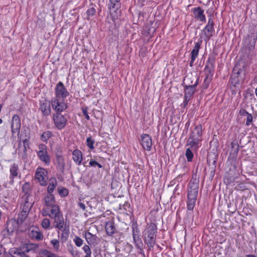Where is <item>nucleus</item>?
<instances>
[{"label":"nucleus","instance_id":"1","mask_svg":"<svg viewBox=\"0 0 257 257\" xmlns=\"http://www.w3.org/2000/svg\"><path fill=\"white\" fill-rule=\"evenodd\" d=\"M199 178L193 175L187 186V207L188 210H193L197 200L199 190Z\"/></svg>","mask_w":257,"mask_h":257},{"label":"nucleus","instance_id":"2","mask_svg":"<svg viewBox=\"0 0 257 257\" xmlns=\"http://www.w3.org/2000/svg\"><path fill=\"white\" fill-rule=\"evenodd\" d=\"M157 226L154 223L148 224L143 232V236L145 242L149 248H153L156 243Z\"/></svg>","mask_w":257,"mask_h":257},{"label":"nucleus","instance_id":"3","mask_svg":"<svg viewBox=\"0 0 257 257\" xmlns=\"http://www.w3.org/2000/svg\"><path fill=\"white\" fill-rule=\"evenodd\" d=\"M249 34L246 36L244 42L249 49L254 48L257 40V30L253 26H250L248 29Z\"/></svg>","mask_w":257,"mask_h":257},{"label":"nucleus","instance_id":"4","mask_svg":"<svg viewBox=\"0 0 257 257\" xmlns=\"http://www.w3.org/2000/svg\"><path fill=\"white\" fill-rule=\"evenodd\" d=\"M51 104L52 109L55 111V113H60L66 110L68 105L64 102V100L52 98L51 100Z\"/></svg>","mask_w":257,"mask_h":257},{"label":"nucleus","instance_id":"5","mask_svg":"<svg viewBox=\"0 0 257 257\" xmlns=\"http://www.w3.org/2000/svg\"><path fill=\"white\" fill-rule=\"evenodd\" d=\"M30 245L14 247L10 249L9 253L13 257H30L27 254L30 251Z\"/></svg>","mask_w":257,"mask_h":257},{"label":"nucleus","instance_id":"6","mask_svg":"<svg viewBox=\"0 0 257 257\" xmlns=\"http://www.w3.org/2000/svg\"><path fill=\"white\" fill-rule=\"evenodd\" d=\"M69 95V93L63 82H59L55 88V97L53 98L64 100Z\"/></svg>","mask_w":257,"mask_h":257},{"label":"nucleus","instance_id":"7","mask_svg":"<svg viewBox=\"0 0 257 257\" xmlns=\"http://www.w3.org/2000/svg\"><path fill=\"white\" fill-rule=\"evenodd\" d=\"M215 58L214 56L210 55L207 60L204 68L205 76L212 77L214 72Z\"/></svg>","mask_w":257,"mask_h":257},{"label":"nucleus","instance_id":"8","mask_svg":"<svg viewBox=\"0 0 257 257\" xmlns=\"http://www.w3.org/2000/svg\"><path fill=\"white\" fill-rule=\"evenodd\" d=\"M53 120L55 126L59 130L64 128L67 123L66 117L60 113H54L53 115Z\"/></svg>","mask_w":257,"mask_h":257},{"label":"nucleus","instance_id":"9","mask_svg":"<svg viewBox=\"0 0 257 257\" xmlns=\"http://www.w3.org/2000/svg\"><path fill=\"white\" fill-rule=\"evenodd\" d=\"M37 154L41 161L47 165L50 164V158L47 152L45 145L41 144L39 146V151L37 152Z\"/></svg>","mask_w":257,"mask_h":257},{"label":"nucleus","instance_id":"10","mask_svg":"<svg viewBox=\"0 0 257 257\" xmlns=\"http://www.w3.org/2000/svg\"><path fill=\"white\" fill-rule=\"evenodd\" d=\"M60 213V208L58 205L49 207H43L42 210V215L43 216H48L51 219L55 216L56 217V215Z\"/></svg>","mask_w":257,"mask_h":257},{"label":"nucleus","instance_id":"11","mask_svg":"<svg viewBox=\"0 0 257 257\" xmlns=\"http://www.w3.org/2000/svg\"><path fill=\"white\" fill-rule=\"evenodd\" d=\"M47 170L43 168H39L36 171V179L38 180L41 186H45L47 184Z\"/></svg>","mask_w":257,"mask_h":257},{"label":"nucleus","instance_id":"12","mask_svg":"<svg viewBox=\"0 0 257 257\" xmlns=\"http://www.w3.org/2000/svg\"><path fill=\"white\" fill-rule=\"evenodd\" d=\"M21 126V123L20 117L17 114L14 115L11 123V129L13 135L16 133H19Z\"/></svg>","mask_w":257,"mask_h":257},{"label":"nucleus","instance_id":"13","mask_svg":"<svg viewBox=\"0 0 257 257\" xmlns=\"http://www.w3.org/2000/svg\"><path fill=\"white\" fill-rule=\"evenodd\" d=\"M199 77L196 74L192 73L187 75L184 78L182 85H193L194 83H199Z\"/></svg>","mask_w":257,"mask_h":257},{"label":"nucleus","instance_id":"14","mask_svg":"<svg viewBox=\"0 0 257 257\" xmlns=\"http://www.w3.org/2000/svg\"><path fill=\"white\" fill-rule=\"evenodd\" d=\"M141 144L145 150L150 151L152 146L151 137L148 134L142 135L141 136Z\"/></svg>","mask_w":257,"mask_h":257},{"label":"nucleus","instance_id":"15","mask_svg":"<svg viewBox=\"0 0 257 257\" xmlns=\"http://www.w3.org/2000/svg\"><path fill=\"white\" fill-rule=\"evenodd\" d=\"M20 224L16 219L12 218L8 220L5 230H6L8 234H11L17 230Z\"/></svg>","mask_w":257,"mask_h":257},{"label":"nucleus","instance_id":"16","mask_svg":"<svg viewBox=\"0 0 257 257\" xmlns=\"http://www.w3.org/2000/svg\"><path fill=\"white\" fill-rule=\"evenodd\" d=\"M202 43V40L201 38L199 39L198 42L195 43V46L191 52V57L190 62L191 66H192L195 60L198 55L199 51Z\"/></svg>","mask_w":257,"mask_h":257},{"label":"nucleus","instance_id":"17","mask_svg":"<svg viewBox=\"0 0 257 257\" xmlns=\"http://www.w3.org/2000/svg\"><path fill=\"white\" fill-rule=\"evenodd\" d=\"M40 109L44 115L48 116L51 114V101L46 100L40 101Z\"/></svg>","mask_w":257,"mask_h":257},{"label":"nucleus","instance_id":"18","mask_svg":"<svg viewBox=\"0 0 257 257\" xmlns=\"http://www.w3.org/2000/svg\"><path fill=\"white\" fill-rule=\"evenodd\" d=\"M52 219L54 220V226L56 228H58V230H62L64 226H66V224L64 223L63 216L61 212Z\"/></svg>","mask_w":257,"mask_h":257},{"label":"nucleus","instance_id":"19","mask_svg":"<svg viewBox=\"0 0 257 257\" xmlns=\"http://www.w3.org/2000/svg\"><path fill=\"white\" fill-rule=\"evenodd\" d=\"M198 82L194 83L193 85H183L184 87V96L191 98L196 91Z\"/></svg>","mask_w":257,"mask_h":257},{"label":"nucleus","instance_id":"20","mask_svg":"<svg viewBox=\"0 0 257 257\" xmlns=\"http://www.w3.org/2000/svg\"><path fill=\"white\" fill-rule=\"evenodd\" d=\"M202 140L201 138L194 137L193 135H190L187 141L186 146H189L192 149H197L199 147V142Z\"/></svg>","mask_w":257,"mask_h":257},{"label":"nucleus","instance_id":"21","mask_svg":"<svg viewBox=\"0 0 257 257\" xmlns=\"http://www.w3.org/2000/svg\"><path fill=\"white\" fill-rule=\"evenodd\" d=\"M30 198L27 197H21L22 206L21 209L23 211H26L27 213H29L30 210L31 209L33 202L32 201H30Z\"/></svg>","mask_w":257,"mask_h":257},{"label":"nucleus","instance_id":"22","mask_svg":"<svg viewBox=\"0 0 257 257\" xmlns=\"http://www.w3.org/2000/svg\"><path fill=\"white\" fill-rule=\"evenodd\" d=\"M56 161L57 163V169L63 173L65 168V163L64 157L61 154H57L56 155Z\"/></svg>","mask_w":257,"mask_h":257},{"label":"nucleus","instance_id":"23","mask_svg":"<svg viewBox=\"0 0 257 257\" xmlns=\"http://www.w3.org/2000/svg\"><path fill=\"white\" fill-rule=\"evenodd\" d=\"M204 31L207 36L209 38L213 36V33L214 32V23L211 17L208 19V23L205 26Z\"/></svg>","mask_w":257,"mask_h":257},{"label":"nucleus","instance_id":"24","mask_svg":"<svg viewBox=\"0 0 257 257\" xmlns=\"http://www.w3.org/2000/svg\"><path fill=\"white\" fill-rule=\"evenodd\" d=\"M29 236L37 240H41L43 238V234L39 231V228L31 227L29 229Z\"/></svg>","mask_w":257,"mask_h":257},{"label":"nucleus","instance_id":"25","mask_svg":"<svg viewBox=\"0 0 257 257\" xmlns=\"http://www.w3.org/2000/svg\"><path fill=\"white\" fill-rule=\"evenodd\" d=\"M83 159L82 153L78 149H75L72 152V159L77 165H80Z\"/></svg>","mask_w":257,"mask_h":257},{"label":"nucleus","instance_id":"26","mask_svg":"<svg viewBox=\"0 0 257 257\" xmlns=\"http://www.w3.org/2000/svg\"><path fill=\"white\" fill-rule=\"evenodd\" d=\"M105 228L106 233L109 236H112L113 234L117 232V230L112 221L106 222L105 225Z\"/></svg>","mask_w":257,"mask_h":257},{"label":"nucleus","instance_id":"27","mask_svg":"<svg viewBox=\"0 0 257 257\" xmlns=\"http://www.w3.org/2000/svg\"><path fill=\"white\" fill-rule=\"evenodd\" d=\"M239 151V145L236 140H233L231 143V149L229 155L233 158L237 156Z\"/></svg>","mask_w":257,"mask_h":257},{"label":"nucleus","instance_id":"28","mask_svg":"<svg viewBox=\"0 0 257 257\" xmlns=\"http://www.w3.org/2000/svg\"><path fill=\"white\" fill-rule=\"evenodd\" d=\"M120 0H109L108 8L111 13H115L120 8Z\"/></svg>","mask_w":257,"mask_h":257},{"label":"nucleus","instance_id":"29","mask_svg":"<svg viewBox=\"0 0 257 257\" xmlns=\"http://www.w3.org/2000/svg\"><path fill=\"white\" fill-rule=\"evenodd\" d=\"M193 13L196 18L199 20L201 22H205L206 18L205 15L204 14V10H202L200 7L195 8L193 11Z\"/></svg>","mask_w":257,"mask_h":257},{"label":"nucleus","instance_id":"30","mask_svg":"<svg viewBox=\"0 0 257 257\" xmlns=\"http://www.w3.org/2000/svg\"><path fill=\"white\" fill-rule=\"evenodd\" d=\"M19 167L18 165L15 163L11 165L10 168V178L11 179V183L13 184L14 182V179L17 177L18 175Z\"/></svg>","mask_w":257,"mask_h":257},{"label":"nucleus","instance_id":"31","mask_svg":"<svg viewBox=\"0 0 257 257\" xmlns=\"http://www.w3.org/2000/svg\"><path fill=\"white\" fill-rule=\"evenodd\" d=\"M45 204L44 207H49L57 205L55 199L53 194H49L44 198Z\"/></svg>","mask_w":257,"mask_h":257},{"label":"nucleus","instance_id":"32","mask_svg":"<svg viewBox=\"0 0 257 257\" xmlns=\"http://www.w3.org/2000/svg\"><path fill=\"white\" fill-rule=\"evenodd\" d=\"M83 236L86 239L88 244L90 245L94 244L97 240V237L90 232H85Z\"/></svg>","mask_w":257,"mask_h":257},{"label":"nucleus","instance_id":"33","mask_svg":"<svg viewBox=\"0 0 257 257\" xmlns=\"http://www.w3.org/2000/svg\"><path fill=\"white\" fill-rule=\"evenodd\" d=\"M22 191L24 195L22 197H31L32 189L31 185L29 182H25L22 186Z\"/></svg>","mask_w":257,"mask_h":257},{"label":"nucleus","instance_id":"34","mask_svg":"<svg viewBox=\"0 0 257 257\" xmlns=\"http://www.w3.org/2000/svg\"><path fill=\"white\" fill-rule=\"evenodd\" d=\"M202 135V127L201 124L196 125L190 134V135H193L194 137H198L199 138H201Z\"/></svg>","mask_w":257,"mask_h":257},{"label":"nucleus","instance_id":"35","mask_svg":"<svg viewBox=\"0 0 257 257\" xmlns=\"http://www.w3.org/2000/svg\"><path fill=\"white\" fill-rule=\"evenodd\" d=\"M67 250L73 257H79V253L77 248L73 245L70 244L67 246Z\"/></svg>","mask_w":257,"mask_h":257},{"label":"nucleus","instance_id":"36","mask_svg":"<svg viewBox=\"0 0 257 257\" xmlns=\"http://www.w3.org/2000/svg\"><path fill=\"white\" fill-rule=\"evenodd\" d=\"M51 182L49 183L47 187V191L49 194H52L51 193L53 192L55 188L56 187L57 185V180L55 178H51L50 179Z\"/></svg>","mask_w":257,"mask_h":257},{"label":"nucleus","instance_id":"37","mask_svg":"<svg viewBox=\"0 0 257 257\" xmlns=\"http://www.w3.org/2000/svg\"><path fill=\"white\" fill-rule=\"evenodd\" d=\"M29 213L26 211H21L18 214V217L16 221L20 224H22L28 217Z\"/></svg>","mask_w":257,"mask_h":257},{"label":"nucleus","instance_id":"38","mask_svg":"<svg viewBox=\"0 0 257 257\" xmlns=\"http://www.w3.org/2000/svg\"><path fill=\"white\" fill-rule=\"evenodd\" d=\"M133 240L137 248L141 249L143 247V243L140 235L133 237Z\"/></svg>","mask_w":257,"mask_h":257},{"label":"nucleus","instance_id":"39","mask_svg":"<svg viewBox=\"0 0 257 257\" xmlns=\"http://www.w3.org/2000/svg\"><path fill=\"white\" fill-rule=\"evenodd\" d=\"M40 253L42 257H58L56 254L46 249L42 250Z\"/></svg>","mask_w":257,"mask_h":257},{"label":"nucleus","instance_id":"40","mask_svg":"<svg viewBox=\"0 0 257 257\" xmlns=\"http://www.w3.org/2000/svg\"><path fill=\"white\" fill-rule=\"evenodd\" d=\"M62 232L61 235V239L64 240L66 241L67 240L69 234V228H67L66 227V226H64L63 229H62Z\"/></svg>","mask_w":257,"mask_h":257},{"label":"nucleus","instance_id":"41","mask_svg":"<svg viewBox=\"0 0 257 257\" xmlns=\"http://www.w3.org/2000/svg\"><path fill=\"white\" fill-rule=\"evenodd\" d=\"M52 133L50 131L44 132L41 137V140L43 142H47V141L52 137Z\"/></svg>","mask_w":257,"mask_h":257},{"label":"nucleus","instance_id":"42","mask_svg":"<svg viewBox=\"0 0 257 257\" xmlns=\"http://www.w3.org/2000/svg\"><path fill=\"white\" fill-rule=\"evenodd\" d=\"M95 143L94 140L91 137H89L86 139V145L91 150L94 149V144Z\"/></svg>","mask_w":257,"mask_h":257},{"label":"nucleus","instance_id":"43","mask_svg":"<svg viewBox=\"0 0 257 257\" xmlns=\"http://www.w3.org/2000/svg\"><path fill=\"white\" fill-rule=\"evenodd\" d=\"M185 156L188 162H191L194 157V154L190 148H187L186 150Z\"/></svg>","mask_w":257,"mask_h":257},{"label":"nucleus","instance_id":"44","mask_svg":"<svg viewBox=\"0 0 257 257\" xmlns=\"http://www.w3.org/2000/svg\"><path fill=\"white\" fill-rule=\"evenodd\" d=\"M51 243L53 245L55 250L59 251L60 249L59 241L56 239H53L51 240Z\"/></svg>","mask_w":257,"mask_h":257},{"label":"nucleus","instance_id":"45","mask_svg":"<svg viewBox=\"0 0 257 257\" xmlns=\"http://www.w3.org/2000/svg\"><path fill=\"white\" fill-rule=\"evenodd\" d=\"M50 225V221L48 218H44L42 221L41 225L42 227L45 229H48L49 228Z\"/></svg>","mask_w":257,"mask_h":257},{"label":"nucleus","instance_id":"46","mask_svg":"<svg viewBox=\"0 0 257 257\" xmlns=\"http://www.w3.org/2000/svg\"><path fill=\"white\" fill-rule=\"evenodd\" d=\"M95 13L96 10L94 7L88 9L86 11L87 19L88 20L90 17L93 16Z\"/></svg>","mask_w":257,"mask_h":257},{"label":"nucleus","instance_id":"47","mask_svg":"<svg viewBox=\"0 0 257 257\" xmlns=\"http://www.w3.org/2000/svg\"><path fill=\"white\" fill-rule=\"evenodd\" d=\"M73 241L75 243V244L78 246L80 247L82 245L83 243V240L80 237L75 236L74 238L73 239Z\"/></svg>","mask_w":257,"mask_h":257},{"label":"nucleus","instance_id":"48","mask_svg":"<svg viewBox=\"0 0 257 257\" xmlns=\"http://www.w3.org/2000/svg\"><path fill=\"white\" fill-rule=\"evenodd\" d=\"M212 79V77L205 76V79L203 83V87L204 89H207L209 85L211 82Z\"/></svg>","mask_w":257,"mask_h":257},{"label":"nucleus","instance_id":"49","mask_svg":"<svg viewBox=\"0 0 257 257\" xmlns=\"http://www.w3.org/2000/svg\"><path fill=\"white\" fill-rule=\"evenodd\" d=\"M132 230L133 237L138 236L140 235V230L137 225H136L135 226H134V225H133Z\"/></svg>","mask_w":257,"mask_h":257},{"label":"nucleus","instance_id":"50","mask_svg":"<svg viewBox=\"0 0 257 257\" xmlns=\"http://www.w3.org/2000/svg\"><path fill=\"white\" fill-rule=\"evenodd\" d=\"M89 164L90 166L91 167H98L99 168H101L102 167V165L100 164L97 163L96 161L94 160H90Z\"/></svg>","mask_w":257,"mask_h":257},{"label":"nucleus","instance_id":"51","mask_svg":"<svg viewBox=\"0 0 257 257\" xmlns=\"http://www.w3.org/2000/svg\"><path fill=\"white\" fill-rule=\"evenodd\" d=\"M81 109H82V113H83V115H84L85 118L87 120H89L90 117L88 113V107L86 106L82 107Z\"/></svg>","mask_w":257,"mask_h":257},{"label":"nucleus","instance_id":"52","mask_svg":"<svg viewBox=\"0 0 257 257\" xmlns=\"http://www.w3.org/2000/svg\"><path fill=\"white\" fill-rule=\"evenodd\" d=\"M60 195L62 196H66L68 194V190L66 188H62L58 190Z\"/></svg>","mask_w":257,"mask_h":257},{"label":"nucleus","instance_id":"53","mask_svg":"<svg viewBox=\"0 0 257 257\" xmlns=\"http://www.w3.org/2000/svg\"><path fill=\"white\" fill-rule=\"evenodd\" d=\"M83 251L85 253V255L91 254V250L88 245H84L82 248Z\"/></svg>","mask_w":257,"mask_h":257},{"label":"nucleus","instance_id":"54","mask_svg":"<svg viewBox=\"0 0 257 257\" xmlns=\"http://www.w3.org/2000/svg\"><path fill=\"white\" fill-rule=\"evenodd\" d=\"M246 116L247 117L245 124L247 126H249L252 121V116L250 113H248Z\"/></svg>","mask_w":257,"mask_h":257},{"label":"nucleus","instance_id":"55","mask_svg":"<svg viewBox=\"0 0 257 257\" xmlns=\"http://www.w3.org/2000/svg\"><path fill=\"white\" fill-rule=\"evenodd\" d=\"M239 114L241 116H246L248 112L245 109L241 108L239 110Z\"/></svg>","mask_w":257,"mask_h":257},{"label":"nucleus","instance_id":"56","mask_svg":"<svg viewBox=\"0 0 257 257\" xmlns=\"http://www.w3.org/2000/svg\"><path fill=\"white\" fill-rule=\"evenodd\" d=\"M30 245V251L33 249H36L38 247V245L36 244H26L25 245V246H28Z\"/></svg>","mask_w":257,"mask_h":257},{"label":"nucleus","instance_id":"57","mask_svg":"<svg viewBox=\"0 0 257 257\" xmlns=\"http://www.w3.org/2000/svg\"><path fill=\"white\" fill-rule=\"evenodd\" d=\"M191 98L186 97L184 96V101H183V105L184 106H186L188 102L190 100Z\"/></svg>","mask_w":257,"mask_h":257},{"label":"nucleus","instance_id":"58","mask_svg":"<svg viewBox=\"0 0 257 257\" xmlns=\"http://www.w3.org/2000/svg\"><path fill=\"white\" fill-rule=\"evenodd\" d=\"M78 206L83 210H85V204L83 203H82V202H79L78 203Z\"/></svg>","mask_w":257,"mask_h":257},{"label":"nucleus","instance_id":"59","mask_svg":"<svg viewBox=\"0 0 257 257\" xmlns=\"http://www.w3.org/2000/svg\"><path fill=\"white\" fill-rule=\"evenodd\" d=\"M246 257H256L254 255L248 254L247 255Z\"/></svg>","mask_w":257,"mask_h":257},{"label":"nucleus","instance_id":"60","mask_svg":"<svg viewBox=\"0 0 257 257\" xmlns=\"http://www.w3.org/2000/svg\"><path fill=\"white\" fill-rule=\"evenodd\" d=\"M124 206H130V204L128 202H125V204H124Z\"/></svg>","mask_w":257,"mask_h":257},{"label":"nucleus","instance_id":"61","mask_svg":"<svg viewBox=\"0 0 257 257\" xmlns=\"http://www.w3.org/2000/svg\"><path fill=\"white\" fill-rule=\"evenodd\" d=\"M24 151L26 152V147L25 146V145H24Z\"/></svg>","mask_w":257,"mask_h":257},{"label":"nucleus","instance_id":"62","mask_svg":"<svg viewBox=\"0 0 257 257\" xmlns=\"http://www.w3.org/2000/svg\"><path fill=\"white\" fill-rule=\"evenodd\" d=\"M255 94L256 96H257V87L256 88V89L255 90Z\"/></svg>","mask_w":257,"mask_h":257},{"label":"nucleus","instance_id":"63","mask_svg":"<svg viewBox=\"0 0 257 257\" xmlns=\"http://www.w3.org/2000/svg\"><path fill=\"white\" fill-rule=\"evenodd\" d=\"M84 257H91V254L85 255Z\"/></svg>","mask_w":257,"mask_h":257},{"label":"nucleus","instance_id":"64","mask_svg":"<svg viewBox=\"0 0 257 257\" xmlns=\"http://www.w3.org/2000/svg\"><path fill=\"white\" fill-rule=\"evenodd\" d=\"M27 141V139H25L23 140V143L25 144Z\"/></svg>","mask_w":257,"mask_h":257}]
</instances>
